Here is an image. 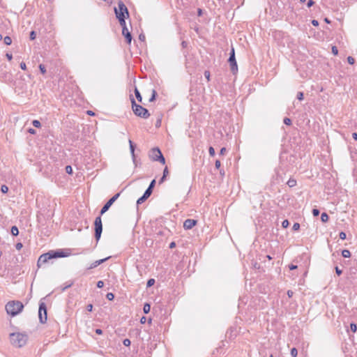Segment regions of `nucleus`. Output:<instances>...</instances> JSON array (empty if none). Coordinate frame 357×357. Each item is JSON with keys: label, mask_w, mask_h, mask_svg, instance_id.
<instances>
[{"label": "nucleus", "mask_w": 357, "mask_h": 357, "mask_svg": "<svg viewBox=\"0 0 357 357\" xmlns=\"http://www.w3.org/2000/svg\"><path fill=\"white\" fill-rule=\"evenodd\" d=\"M10 340L12 345L20 348L26 344L28 336L25 333H13L10 335Z\"/></svg>", "instance_id": "1"}, {"label": "nucleus", "mask_w": 357, "mask_h": 357, "mask_svg": "<svg viewBox=\"0 0 357 357\" xmlns=\"http://www.w3.org/2000/svg\"><path fill=\"white\" fill-rule=\"evenodd\" d=\"M6 310L7 313L12 317L17 315L22 312L24 308V305L22 302L18 301H9L6 305Z\"/></svg>", "instance_id": "2"}, {"label": "nucleus", "mask_w": 357, "mask_h": 357, "mask_svg": "<svg viewBox=\"0 0 357 357\" xmlns=\"http://www.w3.org/2000/svg\"><path fill=\"white\" fill-rule=\"evenodd\" d=\"M131 102L133 112L136 116H138L144 119H148L149 117L150 114L148 109H146V108L143 107L139 105H137L133 98L131 100Z\"/></svg>", "instance_id": "3"}, {"label": "nucleus", "mask_w": 357, "mask_h": 357, "mask_svg": "<svg viewBox=\"0 0 357 357\" xmlns=\"http://www.w3.org/2000/svg\"><path fill=\"white\" fill-rule=\"evenodd\" d=\"M114 13L117 19L123 17L126 18L129 17V13L125 3L119 1L118 6L114 8Z\"/></svg>", "instance_id": "4"}, {"label": "nucleus", "mask_w": 357, "mask_h": 357, "mask_svg": "<svg viewBox=\"0 0 357 357\" xmlns=\"http://www.w3.org/2000/svg\"><path fill=\"white\" fill-rule=\"evenodd\" d=\"M149 158L153 161H158L162 165L165 163V159L158 148H154L150 151Z\"/></svg>", "instance_id": "5"}, {"label": "nucleus", "mask_w": 357, "mask_h": 357, "mask_svg": "<svg viewBox=\"0 0 357 357\" xmlns=\"http://www.w3.org/2000/svg\"><path fill=\"white\" fill-rule=\"evenodd\" d=\"M95 226V238L97 241H98L101 236L102 231V224L101 217L98 216L95 219L94 221Z\"/></svg>", "instance_id": "6"}, {"label": "nucleus", "mask_w": 357, "mask_h": 357, "mask_svg": "<svg viewBox=\"0 0 357 357\" xmlns=\"http://www.w3.org/2000/svg\"><path fill=\"white\" fill-rule=\"evenodd\" d=\"M38 317L40 323L44 324L47 321V309L45 304L41 302L39 305Z\"/></svg>", "instance_id": "7"}, {"label": "nucleus", "mask_w": 357, "mask_h": 357, "mask_svg": "<svg viewBox=\"0 0 357 357\" xmlns=\"http://www.w3.org/2000/svg\"><path fill=\"white\" fill-rule=\"evenodd\" d=\"M228 62L230 64L231 70L233 73L236 72L238 70V66H237V63H236V59H235V52H234V47L231 48V50L230 52V56L228 59Z\"/></svg>", "instance_id": "8"}, {"label": "nucleus", "mask_w": 357, "mask_h": 357, "mask_svg": "<svg viewBox=\"0 0 357 357\" xmlns=\"http://www.w3.org/2000/svg\"><path fill=\"white\" fill-rule=\"evenodd\" d=\"M119 195L120 193H117L107 201V202L103 206V207L100 210V215H103L106 211L109 210V207L118 199Z\"/></svg>", "instance_id": "9"}, {"label": "nucleus", "mask_w": 357, "mask_h": 357, "mask_svg": "<svg viewBox=\"0 0 357 357\" xmlns=\"http://www.w3.org/2000/svg\"><path fill=\"white\" fill-rule=\"evenodd\" d=\"M51 259H53L52 257L51 252H49L47 253L43 254V255L40 256V257H39V259L38 260L37 264H38V266H40L43 264L47 262L48 260H50Z\"/></svg>", "instance_id": "10"}, {"label": "nucleus", "mask_w": 357, "mask_h": 357, "mask_svg": "<svg viewBox=\"0 0 357 357\" xmlns=\"http://www.w3.org/2000/svg\"><path fill=\"white\" fill-rule=\"evenodd\" d=\"M152 192L153 191H151V188H147L146 190V191L144 192V195L137 199V204L138 205L142 204L145 200H146L151 196V195L152 194Z\"/></svg>", "instance_id": "11"}, {"label": "nucleus", "mask_w": 357, "mask_h": 357, "mask_svg": "<svg viewBox=\"0 0 357 357\" xmlns=\"http://www.w3.org/2000/svg\"><path fill=\"white\" fill-rule=\"evenodd\" d=\"M122 34L126 38L127 43L130 44L132 41V35L127 27H123Z\"/></svg>", "instance_id": "12"}, {"label": "nucleus", "mask_w": 357, "mask_h": 357, "mask_svg": "<svg viewBox=\"0 0 357 357\" xmlns=\"http://www.w3.org/2000/svg\"><path fill=\"white\" fill-rule=\"evenodd\" d=\"M197 223V221L192 219H187L183 222V227L185 229H192Z\"/></svg>", "instance_id": "13"}, {"label": "nucleus", "mask_w": 357, "mask_h": 357, "mask_svg": "<svg viewBox=\"0 0 357 357\" xmlns=\"http://www.w3.org/2000/svg\"><path fill=\"white\" fill-rule=\"evenodd\" d=\"M108 259H109V257L95 261L89 266L88 269H92L97 267L98 266L100 265L101 264L107 261Z\"/></svg>", "instance_id": "14"}, {"label": "nucleus", "mask_w": 357, "mask_h": 357, "mask_svg": "<svg viewBox=\"0 0 357 357\" xmlns=\"http://www.w3.org/2000/svg\"><path fill=\"white\" fill-rule=\"evenodd\" d=\"M51 253H52V257L53 259L57 258V257H63L67 256V255H64L63 252H60V251H52V252H51Z\"/></svg>", "instance_id": "15"}, {"label": "nucleus", "mask_w": 357, "mask_h": 357, "mask_svg": "<svg viewBox=\"0 0 357 357\" xmlns=\"http://www.w3.org/2000/svg\"><path fill=\"white\" fill-rule=\"evenodd\" d=\"M151 310V305L149 303H145L143 307V311L145 314H148Z\"/></svg>", "instance_id": "16"}, {"label": "nucleus", "mask_w": 357, "mask_h": 357, "mask_svg": "<svg viewBox=\"0 0 357 357\" xmlns=\"http://www.w3.org/2000/svg\"><path fill=\"white\" fill-rule=\"evenodd\" d=\"M73 284V282L68 281L64 284V286L62 287L61 290L62 291H65L68 288L70 287Z\"/></svg>", "instance_id": "17"}, {"label": "nucleus", "mask_w": 357, "mask_h": 357, "mask_svg": "<svg viewBox=\"0 0 357 357\" xmlns=\"http://www.w3.org/2000/svg\"><path fill=\"white\" fill-rule=\"evenodd\" d=\"M287 183L290 188H292L296 185V181L293 178H289Z\"/></svg>", "instance_id": "18"}, {"label": "nucleus", "mask_w": 357, "mask_h": 357, "mask_svg": "<svg viewBox=\"0 0 357 357\" xmlns=\"http://www.w3.org/2000/svg\"><path fill=\"white\" fill-rule=\"evenodd\" d=\"M342 255L344 258H349L351 257V252L348 250H343L342 252Z\"/></svg>", "instance_id": "19"}, {"label": "nucleus", "mask_w": 357, "mask_h": 357, "mask_svg": "<svg viewBox=\"0 0 357 357\" xmlns=\"http://www.w3.org/2000/svg\"><path fill=\"white\" fill-rule=\"evenodd\" d=\"M329 219L328 215L326 213H323L321 215V220L323 222H326Z\"/></svg>", "instance_id": "20"}, {"label": "nucleus", "mask_w": 357, "mask_h": 357, "mask_svg": "<svg viewBox=\"0 0 357 357\" xmlns=\"http://www.w3.org/2000/svg\"><path fill=\"white\" fill-rule=\"evenodd\" d=\"M11 234L13 235V236H17L18 234H19V230H18V228L16 227V226H13L11 227Z\"/></svg>", "instance_id": "21"}, {"label": "nucleus", "mask_w": 357, "mask_h": 357, "mask_svg": "<svg viewBox=\"0 0 357 357\" xmlns=\"http://www.w3.org/2000/svg\"><path fill=\"white\" fill-rule=\"evenodd\" d=\"M135 96H136V98L137 99V100L141 102L142 98V96H141L139 91H138V89L137 88L135 89Z\"/></svg>", "instance_id": "22"}, {"label": "nucleus", "mask_w": 357, "mask_h": 357, "mask_svg": "<svg viewBox=\"0 0 357 357\" xmlns=\"http://www.w3.org/2000/svg\"><path fill=\"white\" fill-rule=\"evenodd\" d=\"M4 43L7 45H10L12 43V39L10 36H6L3 38Z\"/></svg>", "instance_id": "23"}, {"label": "nucleus", "mask_w": 357, "mask_h": 357, "mask_svg": "<svg viewBox=\"0 0 357 357\" xmlns=\"http://www.w3.org/2000/svg\"><path fill=\"white\" fill-rule=\"evenodd\" d=\"M126 18H123V17H121V18H119L118 20L119 22V24L122 27V29H123V27H127L126 26V21H125Z\"/></svg>", "instance_id": "24"}, {"label": "nucleus", "mask_w": 357, "mask_h": 357, "mask_svg": "<svg viewBox=\"0 0 357 357\" xmlns=\"http://www.w3.org/2000/svg\"><path fill=\"white\" fill-rule=\"evenodd\" d=\"M130 153H131L132 156V159L135 161V146H134V144H131V146H130Z\"/></svg>", "instance_id": "25"}, {"label": "nucleus", "mask_w": 357, "mask_h": 357, "mask_svg": "<svg viewBox=\"0 0 357 357\" xmlns=\"http://www.w3.org/2000/svg\"><path fill=\"white\" fill-rule=\"evenodd\" d=\"M154 284H155V280H154V279H153V278L149 279V280L147 281L146 287H152Z\"/></svg>", "instance_id": "26"}, {"label": "nucleus", "mask_w": 357, "mask_h": 357, "mask_svg": "<svg viewBox=\"0 0 357 357\" xmlns=\"http://www.w3.org/2000/svg\"><path fill=\"white\" fill-rule=\"evenodd\" d=\"M32 124L36 128H40L41 126L40 122L38 120H33Z\"/></svg>", "instance_id": "27"}, {"label": "nucleus", "mask_w": 357, "mask_h": 357, "mask_svg": "<svg viewBox=\"0 0 357 357\" xmlns=\"http://www.w3.org/2000/svg\"><path fill=\"white\" fill-rule=\"evenodd\" d=\"M291 355L292 357H296L298 355V351L296 348H292L291 350Z\"/></svg>", "instance_id": "28"}, {"label": "nucleus", "mask_w": 357, "mask_h": 357, "mask_svg": "<svg viewBox=\"0 0 357 357\" xmlns=\"http://www.w3.org/2000/svg\"><path fill=\"white\" fill-rule=\"evenodd\" d=\"M66 173H68V174H71L73 173V168L70 165H67L66 167Z\"/></svg>", "instance_id": "29"}, {"label": "nucleus", "mask_w": 357, "mask_h": 357, "mask_svg": "<svg viewBox=\"0 0 357 357\" xmlns=\"http://www.w3.org/2000/svg\"><path fill=\"white\" fill-rule=\"evenodd\" d=\"M106 298L109 301H112L114 298V295L112 293H107L106 295Z\"/></svg>", "instance_id": "30"}, {"label": "nucleus", "mask_w": 357, "mask_h": 357, "mask_svg": "<svg viewBox=\"0 0 357 357\" xmlns=\"http://www.w3.org/2000/svg\"><path fill=\"white\" fill-rule=\"evenodd\" d=\"M1 190L3 193H6L8 191V188L6 185H3L1 187Z\"/></svg>", "instance_id": "31"}, {"label": "nucleus", "mask_w": 357, "mask_h": 357, "mask_svg": "<svg viewBox=\"0 0 357 357\" xmlns=\"http://www.w3.org/2000/svg\"><path fill=\"white\" fill-rule=\"evenodd\" d=\"M289 225V221L287 220H284L282 222V227L283 228H287Z\"/></svg>", "instance_id": "32"}, {"label": "nucleus", "mask_w": 357, "mask_h": 357, "mask_svg": "<svg viewBox=\"0 0 357 357\" xmlns=\"http://www.w3.org/2000/svg\"><path fill=\"white\" fill-rule=\"evenodd\" d=\"M350 328H351V331L354 333H355L357 330V326L356 324H350Z\"/></svg>", "instance_id": "33"}, {"label": "nucleus", "mask_w": 357, "mask_h": 357, "mask_svg": "<svg viewBox=\"0 0 357 357\" xmlns=\"http://www.w3.org/2000/svg\"><path fill=\"white\" fill-rule=\"evenodd\" d=\"M39 69H40L41 73L45 74L46 73V69H45V67L44 65L40 64Z\"/></svg>", "instance_id": "34"}, {"label": "nucleus", "mask_w": 357, "mask_h": 357, "mask_svg": "<svg viewBox=\"0 0 357 357\" xmlns=\"http://www.w3.org/2000/svg\"><path fill=\"white\" fill-rule=\"evenodd\" d=\"M284 123L290 126L291 124V120L287 117L284 119Z\"/></svg>", "instance_id": "35"}, {"label": "nucleus", "mask_w": 357, "mask_h": 357, "mask_svg": "<svg viewBox=\"0 0 357 357\" xmlns=\"http://www.w3.org/2000/svg\"><path fill=\"white\" fill-rule=\"evenodd\" d=\"M208 153L211 156H214L215 155V149L212 146H210L209 149H208Z\"/></svg>", "instance_id": "36"}, {"label": "nucleus", "mask_w": 357, "mask_h": 357, "mask_svg": "<svg viewBox=\"0 0 357 357\" xmlns=\"http://www.w3.org/2000/svg\"><path fill=\"white\" fill-rule=\"evenodd\" d=\"M293 230L297 231L300 229V225L297 222L294 223L292 227Z\"/></svg>", "instance_id": "37"}, {"label": "nucleus", "mask_w": 357, "mask_h": 357, "mask_svg": "<svg viewBox=\"0 0 357 357\" xmlns=\"http://www.w3.org/2000/svg\"><path fill=\"white\" fill-rule=\"evenodd\" d=\"M36 33L34 31H31L30 33V39L31 40H34L36 38Z\"/></svg>", "instance_id": "38"}, {"label": "nucleus", "mask_w": 357, "mask_h": 357, "mask_svg": "<svg viewBox=\"0 0 357 357\" xmlns=\"http://www.w3.org/2000/svg\"><path fill=\"white\" fill-rule=\"evenodd\" d=\"M155 180L153 179L151 183L149 184V186L148 187V188H151V191H153V188H154L155 186Z\"/></svg>", "instance_id": "39"}, {"label": "nucleus", "mask_w": 357, "mask_h": 357, "mask_svg": "<svg viewBox=\"0 0 357 357\" xmlns=\"http://www.w3.org/2000/svg\"><path fill=\"white\" fill-rule=\"evenodd\" d=\"M340 238L342 240H344L347 237V235L344 232L341 231L339 234Z\"/></svg>", "instance_id": "40"}, {"label": "nucleus", "mask_w": 357, "mask_h": 357, "mask_svg": "<svg viewBox=\"0 0 357 357\" xmlns=\"http://www.w3.org/2000/svg\"><path fill=\"white\" fill-rule=\"evenodd\" d=\"M297 99L299 100H302L303 99V92H298L297 93Z\"/></svg>", "instance_id": "41"}, {"label": "nucleus", "mask_w": 357, "mask_h": 357, "mask_svg": "<svg viewBox=\"0 0 357 357\" xmlns=\"http://www.w3.org/2000/svg\"><path fill=\"white\" fill-rule=\"evenodd\" d=\"M332 52L334 55H337L338 54V50L337 47L333 46L332 47Z\"/></svg>", "instance_id": "42"}, {"label": "nucleus", "mask_w": 357, "mask_h": 357, "mask_svg": "<svg viewBox=\"0 0 357 357\" xmlns=\"http://www.w3.org/2000/svg\"><path fill=\"white\" fill-rule=\"evenodd\" d=\"M123 343L125 346L128 347L130 344V340L129 339H125Z\"/></svg>", "instance_id": "43"}, {"label": "nucleus", "mask_w": 357, "mask_h": 357, "mask_svg": "<svg viewBox=\"0 0 357 357\" xmlns=\"http://www.w3.org/2000/svg\"><path fill=\"white\" fill-rule=\"evenodd\" d=\"M347 61H348L349 63H350V64H354V61H355L354 59L352 56H348Z\"/></svg>", "instance_id": "44"}, {"label": "nucleus", "mask_w": 357, "mask_h": 357, "mask_svg": "<svg viewBox=\"0 0 357 357\" xmlns=\"http://www.w3.org/2000/svg\"><path fill=\"white\" fill-rule=\"evenodd\" d=\"M155 96H156V92L155 90H153V94H152L151 98L149 99V101L152 102L153 100H154L155 98Z\"/></svg>", "instance_id": "45"}, {"label": "nucleus", "mask_w": 357, "mask_h": 357, "mask_svg": "<svg viewBox=\"0 0 357 357\" xmlns=\"http://www.w3.org/2000/svg\"><path fill=\"white\" fill-rule=\"evenodd\" d=\"M312 214L314 216H318L319 215V211L317 208L312 210Z\"/></svg>", "instance_id": "46"}, {"label": "nucleus", "mask_w": 357, "mask_h": 357, "mask_svg": "<svg viewBox=\"0 0 357 357\" xmlns=\"http://www.w3.org/2000/svg\"><path fill=\"white\" fill-rule=\"evenodd\" d=\"M104 286V282L102 280H100L97 282V287L98 288H102Z\"/></svg>", "instance_id": "47"}, {"label": "nucleus", "mask_w": 357, "mask_h": 357, "mask_svg": "<svg viewBox=\"0 0 357 357\" xmlns=\"http://www.w3.org/2000/svg\"><path fill=\"white\" fill-rule=\"evenodd\" d=\"M314 1L313 0H309L307 6L308 8H310L312 6L314 5Z\"/></svg>", "instance_id": "48"}, {"label": "nucleus", "mask_w": 357, "mask_h": 357, "mask_svg": "<svg viewBox=\"0 0 357 357\" xmlns=\"http://www.w3.org/2000/svg\"><path fill=\"white\" fill-rule=\"evenodd\" d=\"M169 174V171H168V169L167 167H166L163 171V176L166 177Z\"/></svg>", "instance_id": "49"}, {"label": "nucleus", "mask_w": 357, "mask_h": 357, "mask_svg": "<svg viewBox=\"0 0 357 357\" xmlns=\"http://www.w3.org/2000/svg\"><path fill=\"white\" fill-rule=\"evenodd\" d=\"M22 244L21 243H17L16 245H15V248L17 250H20L22 248Z\"/></svg>", "instance_id": "50"}, {"label": "nucleus", "mask_w": 357, "mask_h": 357, "mask_svg": "<svg viewBox=\"0 0 357 357\" xmlns=\"http://www.w3.org/2000/svg\"><path fill=\"white\" fill-rule=\"evenodd\" d=\"M20 68H21L22 70H25L26 69V63H25L24 62H22V63H20Z\"/></svg>", "instance_id": "51"}, {"label": "nucleus", "mask_w": 357, "mask_h": 357, "mask_svg": "<svg viewBox=\"0 0 357 357\" xmlns=\"http://www.w3.org/2000/svg\"><path fill=\"white\" fill-rule=\"evenodd\" d=\"M220 165H221V164H220V160H217L215 161V167H216L217 169H219V168H220Z\"/></svg>", "instance_id": "52"}, {"label": "nucleus", "mask_w": 357, "mask_h": 357, "mask_svg": "<svg viewBox=\"0 0 357 357\" xmlns=\"http://www.w3.org/2000/svg\"><path fill=\"white\" fill-rule=\"evenodd\" d=\"M335 272L338 275H341L342 273V270H340L337 266L335 267Z\"/></svg>", "instance_id": "53"}, {"label": "nucleus", "mask_w": 357, "mask_h": 357, "mask_svg": "<svg viewBox=\"0 0 357 357\" xmlns=\"http://www.w3.org/2000/svg\"><path fill=\"white\" fill-rule=\"evenodd\" d=\"M204 76L205 77L208 79V81L209 80V77H210V73L209 71H205L204 72Z\"/></svg>", "instance_id": "54"}, {"label": "nucleus", "mask_w": 357, "mask_h": 357, "mask_svg": "<svg viewBox=\"0 0 357 357\" xmlns=\"http://www.w3.org/2000/svg\"><path fill=\"white\" fill-rule=\"evenodd\" d=\"M226 151H227L226 148L223 147L220 149V154L224 155L226 153Z\"/></svg>", "instance_id": "55"}, {"label": "nucleus", "mask_w": 357, "mask_h": 357, "mask_svg": "<svg viewBox=\"0 0 357 357\" xmlns=\"http://www.w3.org/2000/svg\"><path fill=\"white\" fill-rule=\"evenodd\" d=\"M312 24L313 26H317L319 25V22L316 20H312Z\"/></svg>", "instance_id": "56"}, {"label": "nucleus", "mask_w": 357, "mask_h": 357, "mask_svg": "<svg viewBox=\"0 0 357 357\" xmlns=\"http://www.w3.org/2000/svg\"><path fill=\"white\" fill-rule=\"evenodd\" d=\"M6 56L7 59H8V61H11V60H12V59H13V56H12V54H11L7 53V54H6Z\"/></svg>", "instance_id": "57"}, {"label": "nucleus", "mask_w": 357, "mask_h": 357, "mask_svg": "<svg viewBox=\"0 0 357 357\" xmlns=\"http://www.w3.org/2000/svg\"><path fill=\"white\" fill-rule=\"evenodd\" d=\"M289 268L290 270H294V269H296L297 268V266L296 265H294V264H291L289 266Z\"/></svg>", "instance_id": "58"}, {"label": "nucleus", "mask_w": 357, "mask_h": 357, "mask_svg": "<svg viewBox=\"0 0 357 357\" xmlns=\"http://www.w3.org/2000/svg\"><path fill=\"white\" fill-rule=\"evenodd\" d=\"M86 309L88 311L91 312L92 311V309H93V305L92 304H89L87 305L86 307Z\"/></svg>", "instance_id": "59"}, {"label": "nucleus", "mask_w": 357, "mask_h": 357, "mask_svg": "<svg viewBox=\"0 0 357 357\" xmlns=\"http://www.w3.org/2000/svg\"><path fill=\"white\" fill-rule=\"evenodd\" d=\"M96 331V334H98V335H101V334H102V331L101 329H100V328H97V329H96V331Z\"/></svg>", "instance_id": "60"}, {"label": "nucleus", "mask_w": 357, "mask_h": 357, "mask_svg": "<svg viewBox=\"0 0 357 357\" xmlns=\"http://www.w3.org/2000/svg\"><path fill=\"white\" fill-rule=\"evenodd\" d=\"M293 294H294V292H293L291 290H289V291H287V295H288V296H289V298L292 297Z\"/></svg>", "instance_id": "61"}, {"label": "nucleus", "mask_w": 357, "mask_h": 357, "mask_svg": "<svg viewBox=\"0 0 357 357\" xmlns=\"http://www.w3.org/2000/svg\"><path fill=\"white\" fill-rule=\"evenodd\" d=\"M29 133H31V134H35V133H36V131H35V130H34V129H33V128H30V129L29 130Z\"/></svg>", "instance_id": "62"}, {"label": "nucleus", "mask_w": 357, "mask_h": 357, "mask_svg": "<svg viewBox=\"0 0 357 357\" xmlns=\"http://www.w3.org/2000/svg\"><path fill=\"white\" fill-rule=\"evenodd\" d=\"M176 246V243L174 242H172L169 245L170 248H173Z\"/></svg>", "instance_id": "63"}, {"label": "nucleus", "mask_w": 357, "mask_h": 357, "mask_svg": "<svg viewBox=\"0 0 357 357\" xmlns=\"http://www.w3.org/2000/svg\"><path fill=\"white\" fill-rule=\"evenodd\" d=\"M352 137L353 138L355 139V140H357V133L356 132H354L352 134Z\"/></svg>", "instance_id": "64"}]
</instances>
